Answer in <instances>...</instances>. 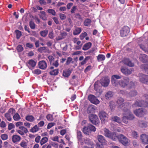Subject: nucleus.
I'll return each mask as SVG.
<instances>
[{"label": "nucleus", "instance_id": "nucleus-1", "mask_svg": "<svg viewBox=\"0 0 148 148\" xmlns=\"http://www.w3.org/2000/svg\"><path fill=\"white\" fill-rule=\"evenodd\" d=\"M124 99L120 97L118 98L117 101V103L119 106L118 108L119 110H122L123 111L126 110V107H129V103H124Z\"/></svg>", "mask_w": 148, "mask_h": 148}, {"label": "nucleus", "instance_id": "nucleus-2", "mask_svg": "<svg viewBox=\"0 0 148 148\" xmlns=\"http://www.w3.org/2000/svg\"><path fill=\"white\" fill-rule=\"evenodd\" d=\"M104 135L106 137L110 138L113 140L116 141L117 139V136L114 132H111L106 128L104 129Z\"/></svg>", "mask_w": 148, "mask_h": 148}, {"label": "nucleus", "instance_id": "nucleus-3", "mask_svg": "<svg viewBox=\"0 0 148 148\" xmlns=\"http://www.w3.org/2000/svg\"><path fill=\"white\" fill-rule=\"evenodd\" d=\"M117 139L116 141L119 140V142L125 146L128 145L129 143L128 139L122 134H120L117 136Z\"/></svg>", "mask_w": 148, "mask_h": 148}, {"label": "nucleus", "instance_id": "nucleus-4", "mask_svg": "<svg viewBox=\"0 0 148 148\" xmlns=\"http://www.w3.org/2000/svg\"><path fill=\"white\" fill-rule=\"evenodd\" d=\"M130 79L128 77H124L119 81V85L123 88H125L129 84Z\"/></svg>", "mask_w": 148, "mask_h": 148}, {"label": "nucleus", "instance_id": "nucleus-5", "mask_svg": "<svg viewBox=\"0 0 148 148\" xmlns=\"http://www.w3.org/2000/svg\"><path fill=\"white\" fill-rule=\"evenodd\" d=\"M134 114L137 116L141 117L146 114L147 110L145 109L139 108L134 110Z\"/></svg>", "mask_w": 148, "mask_h": 148}, {"label": "nucleus", "instance_id": "nucleus-6", "mask_svg": "<svg viewBox=\"0 0 148 148\" xmlns=\"http://www.w3.org/2000/svg\"><path fill=\"white\" fill-rule=\"evenodd\" d=\"M121 77L117 75H112L111 78V82L112 84L115 86H117L119 84V81L118 79H120Z\"/></svg>", "mask_w": 148, "mask_h": 148}, {"label": "nucleus", "instance_id": "nucleus-7", "mask_svg": "<svg viewBox=\"0 0 148 148\" xmlns=\"http://www.w3.org/2000/svg\"><path fill=\"white\" fill-rule=\"evenodd\" d=\"M130 31V29L129 27L127 26H124L120 30V34L122 37H124L128 35Z\"/></svg>", "mask_w": 148, "mask_h": 148}, {"label": "nucleus", "instance_id": "nucleus-8", "mask_svg": "<svg viewBox=\"0 0 148 148\" xmlns=\"http://www.w3.org/2000/svg\"><path fill=\"white\" fill-rule=\"evenodd\" d=\"M89 120L92 124L95 125H99L100 123L98 117L95 114H91L89 116Z\"/></svg>", "mask_w": 148, "mask_h": 148}, {"label": "nucleus", "instance_id": "nucleus-9", "mask_svg": "<svg viewBox=\"0 0 148 148\" xmlns=\"http://www.w3.org/2000/svg\"><path fill=\"white\" fill-rule=\"evenodd\" d=\"M148 106V102L145 101H136L132 105L133 107L138 106L139 107H146Z\"/></svg>", "mask_w": 148, "mask_h": 148}, {"label": "nucleus", "instance_id": "nucleus-10", "mask_svg": "<svg viewBox=\"0 0 148 148\" xmlns=\"http://www.w3.org/2000/svg\"><path fill=\"white\" fill-rule=\"evenodd\" d=\"M88 100L91 103L95 104H97L99 103V101L94 95H90L88 96Z\"/></svg>", "mask_w": 148, "mask_h": 148}, {"label": "nucleus", "instance_id": "nucleus-11", "mask_svg": "<svg viewBox=\"0 0 148 148\" xmlns=\"http://www.w3.org/2000/svg\"><path fill=\"white\" fill-rule=\"evenodd\" d=\"M121 70L124 74L126 75H128L132 73L134 70L133 68L128 69L126 68L122 67L121 69Z\"/></svg>", "mask_w": 148, "mask_h": 148}, {"label": "nucleus", "instance_id": "nucleus-12", "mask_svg": "<svg viewBox=\"0 0 148 148\" xmlns=\"http://www.w3.org/2000/svg\"><path fill=\"white\" fill-rule=\"evenodd\" d=\"M99 115L101 121H103L108 119V115L104 111H100Z\"/></svg>", "mask_w": 148, "mask_h": 148}, {"label": "nucleus", "instance_id": "nucleus-13", "mask_svg": "<svg viewBox=\"0 0 148 148\" xmlns=\"http://www.w3.org/2000/svg\"><path fill=\"white\" fill-rule=\"evenodd\" d=\"M110 83V79L107 77L102 78L101 80L100 83L103 86L107 87Z\"/></svg>", "mask_w": 148, "mask_h": 148}, {"label": "nucleus", "instance_id": "nucleus-14", "mask_svg": "<svg viewBox=\"0 0 148 148\" xmlns=\"http://www.w3.org/2000/svg\"><path fill=\"white\" fill-rule=\"evenodd\" d=\"M18 128L19 129L16 130V132L21 135H23L28 132L27 129L24 126H20Z\"/></svg>", "mask_w": 148, "mask_h": 148}, {"label": "nucleus", "instance_id": "nucleus-15", "mask_svg": "<svg viewBox=\"0 0 148 148\" xmlns=\"http://www.w3.org/2000/svg\"><path fill=\"white\" fill-rule=\"evenodd\" d=\"M140 81L142 83L146 84L147 82L148 79V76L143 74L142 73H140L139 74Z\"/></svg>", "mask_w": 148, "mask_h": 148}, {"label": "nucleus", "instance_id": "nucleus-16", "mask_svg": "<svg viewBox=\"0 0 148 148\" xmlns=\"http://www.w3.org/2000/svg\"><path fill=\"white\" fill-rule=\"evenodd\" d=\"M129 107H126L125 109L126 110L123 111L125 112H127L125 114L128 115L127 117L129 120H131L133 119L134 118V117L133 114L129 110Z\"/></svg>", "mask_w": 148, "mask_h": 148}, {"label": "nucleus", "instance_id": "nucleus-17", "mask_svg": "<svg viewBox=\"0 0 148 148\" xmlns=\"http://www.w3.org/2000/svg\"><path fill=\"white\" fill-rule=\"evenodd\" d=\"M38 66L39 68L41 69H45L47 67L46 62L44 60H42L40 61L38 63Z\"/></svg>", "mask_w": 148, "mask_h": 148}, {"label": "nucleus", "instance_id": "nucleus-18", "mask_svg": "<svg viewBox=\"0 0 148 148\" xmlns=\"http://www.w3.org/2000/svg\"><path fill=\"white\" fill-rule=\"evenodd\" d=\"M122 62L125 65L130 67H133L134 64L129 58H126L122 61Z\"/></svg>", "mask_w": 148, "mask_h": 148}, {"label": "nucleus", "instance_id": "nucleus-19", "mask_svg": "<svg viewBox=\"0 0 148 148\" xmlns=\"http://www.w3.org/2000/svg\"><path fill=\"white\" fill-rule=\"evenodd\" d=\"M97 139L99 142L101 144L100 145H103L107 144V141L103 136L101 135H98L97 136Z\"/></svg>", "mask_w": 148, "mask_h": 148}, {"label": "nucleus", "instance_id": "nucleus-20", "mask_svg": "<svg viewBox=\"0 0 148 148\" xmlns=\"http://www.w3.org/2000/svg\"><path fill=\"white\" fill-rule=\"evenodd\" d=\"M140 139L143 144H148V136L145 134H143L140 136Z\"/></svg>", "mask_w": 148, "mask_h": 148}, {"label": "nucleus", "instance_id": "nucleus-21", "mask_svg": "<svg viewBox=\"0 0 148 148\" xmlns=\"http://www.w3.org/2000/svg\"><path fill=\"white\" fill-rule=\"evenodd\" d=\"M21 139V137L17 135H14L12 137V141L14 143H16L19 142Z\"/></svg>", "mask_w": 148, "mask_h": 148}, {"label": "nucleus", "instance_id": "nucleus-22", "mask_svg": "<svg viewBox=\"0 0 148 148\" xmlns=\"http://www.w3.org/2000/svg\"><path fill=\"white\" fill-rule=\"evenodd\" d=\"M95 110V106L92 105H89L87 110V112L88 114L93 113L94 112Z\"/></svg>", "mask_w": 148, "mask_h": 148}, {"label": "nucleus", "instance_id": "nucleus-23", "mask_svg": "<svg viewBox=\"0 0 148 148\" xmlns=\"http://www.w3.org/2000/svg\"><path fill=\"white\" fill-rule=\"evenodd\" d=\"M67 34V33L66 32H61L60 33V35L56 38V40L57 41L62 40L66 37Z\"/></svg>", "mask_w": 148, "mask_h": 148}, {"label": "nucleus", "instance_id": "nucleus-24", "mask_svg": "<svg viewBox=\"0 0 148 148\" xmlns=\"http://www.w3.org/2000/svg\"><path fill=\"white\" fill-rule=\"evenodd\" d=\"M140 59L143 62L145 63L148 61V56L144 54L140 55Z\"/></svg>", "mask_w": 148, "mask_h": 148}, {"label": "nucleus", "instance_id": "nucleus-25", "mask_svg": "<svg viewBox=\"0 0 148 148\" xmlns=\"http://www.w3.org/2000/svg\"><path fill=\"white\" fill-rule=\"evenodd\" d=\"M36 63V61L32 59H31L28 61L27 66L29 69L31 67L34 68L35 66Z\"/></svg>", "mask_w": 148, "mask_h": 148}, {"label": "nucleus", "instance_id": "nucleus-26", "mask_svg": "<svg viewBox=\"0 0 148 148\" xmlns=\"http://www.w3.org/2000/svg\"><path fill=\"white\" fill-rule=\"evenodd\" d=\"M92 45V43L90 42H88L85 44L83 47L82 49L84 51L88 50L91 47Z\"/></svg>", "mask_w": 148, "mask_h": 148}, {"label": "nucleus", "instance_id": "nucleus-27", "mask_svg": "<svg viewBox=\"0 0 148 148\" xmlns=\"http://www.w3.org/2000/svg\"><path fill=\"white\" fill-rule=\"evenodd\" d=\"M72 70L69 69L67 70L64 71L63 72V75L65 77H68L71 74Z\"/></svg>", "mask_w": 148, "mask_h": 148}, {"label": "nucleus", "instance_id": "nucleus-28", "mask_svg": "<svg viewBox=\"0 0 148 148\" xmlns=\"http://www.w3.org/2000/svg\"><path fill=\"white\" fill-rule=\"evenodd\" d=\"M25 119L29 122H32L35 119V118L32 115H28L25 118Z\"/></svg>", "mask_w": 148, "mask_h": 148}, {"label": "nucleus", "instance_id": "nucleus-29", "mask_svg": "<svg viewBox=\"0 0 148 148\" xmlns=\"http://www.w3.org/2000/svg\"><path fill=\"white\" fill-rule=\"evenodd\" d=\"M82 31V29L80 27H76L73 31V34L74 35H78Z\"/></svg>", "mask_w": 148, "mask_h": 148}, {"label": "nucleus", "instance_id": "nucleus-30", "mask_svg": "<svg viewBox=\"0 0 148 148\" xmlns=\"http://www.w3.org/2000/svg\"><path fill=\"white\" fill-rule=\"evenodd\" d=\"M97 59L98 62H101L104 61L105 60V56L103 54H99L97 56Z\"/></svg>", "mask_w": 148, "mask_h": 148}, {"label": "nucleus", "instance_id": "nucleus-31", "mask_svg": "<svg viewBox=\"0 0 148 148\" xmlns=\"http://www.w3.org/2000/svg\"><path fill=\"white\" fill-rule=\"evenodd\" d=\"M91 58V56H88L86 57L83 61L79 63V65L81 66L85 64Z\"/></svg>", "mask_w": 148, "mask_h": 148}, {"label": "nucleus", "instance_id": "nucleus-32", "mask_svg": "<svg viewBox=\"0 0 148 148\" xmlns=\"http://www.w3.org/2000/svg\"><path fill=\"white\" fill-rule=\"evenodd\" d=\"M111 120L112 121L116 122L118 123H120L121 121L120 118L116 116L112 117Z\"/></svg>", "mask_w": 148, "mask_h": 148}, {"label": "nucleus", "instance_id": "nucleus-33", "mask_svg": "<svg viewBox=\"0 0 148 148\" xmlns=\"http://www.w3.org/2000/svg\"><path fill=\"white\" fill-rule=\"evenodd\" d=\"M82 131L85 134L89 135L90 132L88 126H85L83 128Z\"/></svg>", "mask_w": 148, "mask_h": 148}, {"label": "nucleus", "instance_id": "nucleus-34", "mask_svg": "<svg viewBox=\"0 0 148 148\" xmlns=\"http://www.w3.org/2000/svg\"><path fill=\"white\" fill-rule=\"evenodd\" d=\"M91 21L90 19H86L84 22V25L86 26H88L90 25Z\"/></svg>", "mask_w": 148, "mask_h": 148}, {"label": "nucleus", "instance_id": "nucleus-35", "mask_svg": "<svg viewBox=\"0 0 148 148\" xmlns=\"http://www.w3.org/2000/svg\"><path fill=\"white\" fill-rule=\"evenodd\" d=\"M48 140V138L47 137L43 138L40 141V144L41 145L46 143Z\"/></svg>", "mask_w": 148, "mask_h": 148}, {"label": "nucleus", "instance_id": "nucleus-36", "mask_svg": "<svg viewBox=\"0 0 148 148\" xmlns=\"http://www.w3.org/2000/svg\"><path fill=\"white\" fill-rule=\"evenodd\" d=\"M13 118L14 121H18L21 118L18 114L16 113L13 116Z\"/></svg>", "mask_w": 148, "mask_h": 148}, {"label": "nucleus", "instance_id": "nucleus-37", "mask_svg": "<svg viewBox=\"0 0 148 148\" xmlns=\"http://www.w3.org/2000/svg\"><path fill=\"white\" fill-rule=\"evenodd\" d=\"M38 130L39 128L37 125H36L30 129V132H31L35 133L38 131Z\"/></svg>", "mask_w": 148, "mask_h": 148}, {"label": "nucleus", "instance_id": "nucleus-38", "mask_svg": "<svg viewBox=\"0 0 148 148\" xmlns=\"http://www.w3.org/2000/svg\"><path fill=\"white\" fill-rule=\"evenodd\" d=\"M71 62L72 63H73V58L71 57H68L65 63V65H69Z\"/></svg>", "mask_w": 148, "mask_h": 148}, {"label": "nucleus", "instance_id": "nucleus-39", "mask_svg": "<svg viewBox=\"0 0 148 148\" xmlns=\"http://www.w3.org/2000/svg\"><path fill=\"white\" fill-rule=\"evenodd\" d=\"M88 127L90 132H91L93 131L94 132L96 131V129L95 127L93 125L91 124H89Z\"/></svg>", "mask_w": 148, "mask_h": 148}, {"label": "nucleus", "instance_id": "nucleus-40", "mask_svg": "<svg viewBox=\"0 0 148 148\" xmlns=\"http://www.w3.org/2000/svg\"><path fill=\"white\" fill-rule=\"evenodd\" d=\"M48 33V31L47 29L42 31L40 32V35L43 37H45L47 35Z\"/></svg>", "mask_w": 148, "mask_h": 148}, {"label": "nucleus", "instance_id": "nucleus-41", "mask_svg": "<svg viewBox=\"0 0 148 148\" xmlns=\"http://www.w3.org/2000/svg\"><path fill=\"white\" fill-rule=\"evenodd\" d=\"M58 73V69H56L53 70L49 72L50 74L52 75H56Z\"/></svg>", "mask_w": 148, "mask_h": 148}, {"label": "nucleus", "instance_id": "nucleus-42", "mask_svg": "<svg viewBox=\"0 0 148 148\" xmlns=\"http://www.w3.org/2000/svg\"><path fill=\"white\" fill-rule=\"evenodd\" d=\"M113 95L112 92L111 91H108L106 93L105 97L106 99L111 97Z\"/></svg>", "mask_w": 148, "mask_h": 148}, {"label": "nucleus", "instance_id": "nucleus-43", "mask_svg": "<svg viewBox=\"0 0 148 148\" xmlns=\"http://www.w3.org/2000/svg\"><path fill=\"white\" fill-rule=\"evenodd\" d=\"M15 33L16 34V37L17 39H19L22 35L21 32L18 30H16L15 31Z\"/></svg>", "mask_w": 148, "mask_h": 148}, {"label": "nucleus", "instance_id": "nucleus-44", "mask_svg": "<svg viewBox=\"0 0 148 148\" xmlns=\"http://www.w3.org/2000/svg\"><path fill=\"white\" fill-rule=\"evenodd\" d=\"M82 136V132L80 131H77V137L78 140H81Z\"/></svg>", "mask_w": 148, "mask_h": 148}, {"label": "nucleus", "instance_id": "nucleus-45", "mask_svg": "<svg viewBox=\"0 0 148 148\" xmlns=\"http://www.w3.org/2000/svg\"><path fill=\"white\" fill-rule=\"evenodd\" d=\"M87 34L86 32L82 33L79 36V38L80 40H83L86 36H87Z\"/></svg>", "mask_w": 148, "mask_h": 148}, {"label": "nucleus", "instance_id": "nucleus-46", "mask_svg": "<svg viewBox=\"0 0 148 148\" xmlns=\"http://www.w3.org/2000/svg\"><path fill=\"white\" fill-rule=\"evenodd\" d=\"M29 25L31 29H34L35 28V24L32 21H30L29 23Z\"/></svg>", "mask_w": 148, "mask_h": 148}, {"label": "nucleus", "instance_id": "nucleus-47", "mask_svg": "<svg viewBox=\"0 0 148 148\" xmlns=\"http://www.w3.org/2000/svg\"><path fill=\"white\" fill-rule=\"evenodd\" d=\"M5 116L8 121H11L12 118L11 117L10 114H9V113H6L5 114Z\"/></svg>", "mask_w": 148, "mask_h": 148}, {"label": "nucleus", "instance_id": "nucleus-48", "mask_svg": "<svg viewBox=\"0 0 148 148\" xmlns=\"http://www.w3.org/2000/svg\"><path fill=\"white\" fill-rule=\"evenodd\" d=\"M20 145L23 148H27V144L25 141H22L20 143Z\"/></svg>", "mask_w": 148, "mask_h": 148}, {"label": "nucleus", "instance_id": "nucleus-49", "mask_svg": "<svg viewBox=\"0 0 148 148\" xmlns=\"http://www.w3.org/2000/svg\"><path fill=\"white\" fill-rule=\"evenodd\" d=\"M48 12L51 14L52 15L55 16L56 14V12L54 10L52 9H49L47 10Z\"/></svg>", "mask_w": 148, "mask_h": 148}, {"label": "nucleus", "instance_id": "nucleus-50", "mask_svg": "<svg viewBox=\"0 0 148 148\" xmlns=\"http://www.w3.org/2000/svg\"><path fill=\"white\" fill-rule=\"evenodd\" d=\"M47 120L49 121H52L53 120V116L51 114H48L46 116Z\"/></svg>", "mask_w": 148, "mask_h": 148}, {"label": "nucleus", "instance_id": "nucleus-51", "mask_svg": "<svg viewBox=\"0 0 148 148\" xmlns=\"http://www.w3.org/2000/svg\"><path fill=\"white\" fill-rule=\"evenodd\" d=\"M137 92L136 91L134 90L131 91L129 93V95L131 97H134L137 95Z\"/></svg>", "mask_w": 148, "mask_h": 148}, {"label": "nucleus", "instance_id": "nucleus-52", "mask_svg": "<svg viewBox=\"0 0 148 148\" xmlns=\"http://www.w3.org/2000/svg\"><path fill=\"white\" fill-rule=\"evenodd\" d=\"M16 112L15 110L13 108H10L8 110L7 113H9L10 115H12L14 113H15Z\"/></svg>", "mask_w": 148, "mask_h": 148}, {"label": "nucleus", "instance_id": "nucleus-53", "mask_svg": "<svg viewBox=\"0 0 148 148\" xmlns=\"http://www.w3.org/2000/svg\"><path fill=\"white\" fill-rule=\"evenodd\" d=\"M139 126L142 127H146L147 126V124L145 122L140 121L139 122Z\"/></svg>", "mask_w": 148, "mask_h": 148}, {"label": "nucleus", "instance_id": "nucleus-54", "mask_svg": "<svg viewBox=\"0 0 148 148\" xmlns=\"http://www.w3.org/2000/svg\"><path fill=\"white\" fill-rule=\"evenodd\" d=\"M32 73L36 75H39L41 73V71L39 69H36L33 71Z\"/></svg>", "mask_w": 148, "mask_h": 148}, {"label": "nucleus", "instance_id": "nucleus-55", "mask_svg": "<svg viewBox=\"0 0 148 148\" xmlns=\"http://www.w3.org/2000/svg\"><path fill=\"white\" fill-rule=\"evenodd\" d=\"M16 49L18 52H21L23 50V48L22 45H18L16 48Z\"/></svg>", "mask_w": 148, "mask_h": 148}, {"label": "nucleus", "instance_id": "nucleus-56", "mask_svg": "<svg viewBox=\"0 0 148 148\" xmlns=\"http://www.w3.org/2000/svg\"><path fill=\"white\" fill-rule=\"evenodd\" d=\"M1 137L2 140H4L8 139V136L7 134H3L1 135Z\"/></svg>", "mask_w": 148, "mask_h": 148}, {"label": "nucleus", "instance_id": "nucleus-57", "mask_svg": "<svg viewBox=\"0 0 148 148\" xmlns=\"http://www.w3.org/2000/svg\"><path fill=\"white\" fill-rule=\"evenodd\" d=\"M122 120L124 123L127 124L128 122V120H129L127 116H124L123 117Z\"/></svg>", "mask_w": 148, "mask_h": 148}, {"label": "nucleus", "instance_id": "nucleus-58", "mask_svg": "<svg viewBox=\"0 0 148 148\" xmlns=\"http://www.w3.org/2000/svg\"><path fill=\"white\" fill-rule=\"evenodd\" d=\"M14 127L15 126L14 124L10 123L8 124V129L9 130H10L13 128H14Z\"/></svg>", "mask_w": 148, "mask_h": 148}, {"label": "nucleus", "instance_id": "nucleus-59", "mask_svg": "<svg viewBox=\"0 0 148 148\" xmlns=\"http://www.w3.org/2000/svg\"><path fill=\"white\" fill-rule=\"evenodd\" d=\"M59 16L61 20H64L66 18V16L64 14H63L60 13L59 14Z\"/></svg>", "mask_w": 148, "mask_h": 148}, {"label": "nucleus", "instance_id": "nucleus-60", "mask_svg": "<svg viewBox=\"0 0 148 148\" xmlns=\"http://www.w3.org/2000/svg\"><path fill=\"white\" fill-rule=\"evenodd\" d=\"M55 125L54 123H50L48 124L47 126V129H49L53 126Z\"/></svg>", "mask_w": 148, "mask_h": 148}, {"label": "nucleus", "instance_id": "nucleus-61", "mask_svg": "<svg viewBox=\"0 0 148 148\" xmlns=\"http://www.w3.org/2000/svg\"><path fill=\"white\" fill-rule=\"evenodd\" d=\"M48 58L50 63L52 62L54 59V57L52 56H49L48 57Z\"/></svg>", "mask_w": 148, "mask_h": 148}, {"label": "nucleus", "instance_id": "nucleus-62", "mask_svg": "<svg viewBox=\"0 0 148 148\" xmlns=\"http://www.w3.org/2000/svg\"><path fill=\"white\" fill-rule=\"evenodd\" d=\"M95 50V48H92L91 49L87 52V54L88 55L90 54V53H92L94 52Z\"/></svg>", "mask_w": 148, "mask_h": 148}, {"label": "nucleus", "instance_id": "nucleus-63", "mask_svg": "<svg viewBox=\"0 0 148 148\" xmlns=\"http://www.w3.org/2000/svg\"><path fill=\"white\" fill-rule=\"evenodd\" d=\"M6 126V125L5 122L3 121H2L0 123V127H1L5 128Z\"/></svg>", "mask_w": 148, "mask_h": 148}, {"label": "nucleus", "instance_id": "nucleus-64", "mask_svg": "<svg viewBox=\"0 0 148 148\" xmlns=\"http://www.w3.org/2000/svg\"><path fill=\"white\" fill-rule=\"evenodd\" d=\"M91 69V65H89L87 66L84 70V72L86 73L88 71H90Z\"/></svg>", "mask_w": 148, "mask_h": 148}]
</instances>
